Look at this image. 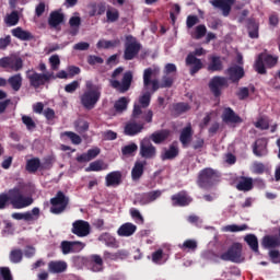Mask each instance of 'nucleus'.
I'll list each match as a JSON object with an SVG mask.
<instances>
[{
  "label": "nucleus",
  "instance_id": "f257e3e1",
  "mask_svg": "<svg viewBox=\"0 0 280 280\" xmlns=\"http://www.w3.org/2000/svg\"><path fill=\"white\" fill-rule=\"evenodd\" d=\"M33 203L34 199L23 195V190L19 187L11 188L8 192L0 194V211L8 209L10 205L13 209H25Z\"/></svg>",
  "mask_w": 280,
  "mask_h": 280
},
{
  "label": "nucleus",
  "instance_id": "f03ea898",
  "mask_svg": "<svg viewBox=\"0 0 280 280\" xmlns=\"http://www.w3.org/2000/svg\"><path fill=\"white\" fill-rule=\"evenodd\" d=\"M152 117H154V113H152L151 109L145 113L141 109L139 104H135L132 118L125 126V135H127V137H135V135H139V132L143 130L145 122L152 124Z\"/></svg>",
  "mask_w": 280,
  "mask_h": 280
},
{
  "label": "nucleus",
  "instance_id": "7ed1b4c3",
  "mask_svg": "<svg viewBox=\"0 0 280 280\" xmlns=\"http://www.w3.org/2000/svg\"><path fill=\"white\" fill-rule=\"evenodd\" d=\"M153 73H154V70H152V68H147L143 71V86L145 91L150 89V85H152L151 88L152 93H156L159 89H172V86H174V80H175L174 75L164 74L160 83L159 80L156 79L152 80Z\"/></svg>",
  "mask_w": 280,
  "mask_h": 280
},
{
  "label": "nucleus",
  "instance_id": "20e7f679",
  "mask_svg": "<svg viewBox=\"0 0 280 280\" xmlns=\"http://www.w3.org/2000/svg\"><path fill=\"white\" fill-rule=\"evenodd\" d=\"M85 86L86 91L80 96L81 106H83L85 110H93L102 97V85L93 84V82L88 81Z\"/></svg>",
  "mask_w": 280,
  "mask_h": 280
},
{
  "label": "nucleus",
  "instance_id": "39448f33",
  "mask_svg": "<svg viewBox=\"0 0 280 280\" xmlns=\"http://www.w3.org/2000/svg\"><path fill=\"white\" fill-rule=\"evenodd\" d=\"M121 73H124V68H116L112 73L113 79L109 80V84L112 89H115L118 93H128V91H130V86H132V71L125 72L121 81L116 80V78L121 75Z\"/></svg>",
  "mask_w": 280,
  "mask_h": 280
},
{
  "label": "nucleus",
  "instance_id": "423d86ee",
  "mask_svg": "<svg viewBox=\"0 0 280 280\" xmlns=\"http://www.w3.org/2000/svg\"><path fill=\"white\" fill-rule=\"evenodd\" d=\"M221 175L218 172V170L206 167L202 168L197 178V185L201 189H211L213 185H217V183H220Z\"/></svg>",
  "mask_w": 280,
  "mask_h": 280
},
{
  "label": "nucleus",
  "instance_id": "0eeeda50",
  "mask_svg": "<svg viewBox=\"0 0 280 280\" xmlns=\"http://www.w3.org/2000/svg\"><path fill=\"white\" fill-rule=\"evenodd\" d=\"M243 246L241 243H233L226 252L220 255L222 261H232V264H243L244 255L242 254Z\"/></svg>",
  "mask_w": 280,
  "mask_h": 280
},
{
  "label": "nucleus",
  "instance_id": "6e6552de",
  "mask_svg": "<svg viewBox=\"0 0 280 280\" xmlns=\"http://www.w3.org/2000/svg\"><path fill=\"white\" fill-rule=\"evenodd\" d=\"M207 51L205 48H196L192 52H189L186 57V65L190 67V75H196L200 69H202V60L198 59L196 56H205Z\"/></svg>",
  "mask_w": 280,
  "mask_h": 280
},
{
  "label": "nucleus",
  "instance_id": "1a4fd4ad",
  "mask_svg": "<svg viewBox=\"0 0 280 280\" xmlns=\"http://www.w3.org/2000/svg\"><path fill=\"white\" fill-rule=\"evenodd\" d=\"M50 211L55 215H60V213H62L67 207H69V197H67L62 190H59L57 191L56 196L50 199Z\"/></svg>",
  "mask_w": 280,
  "mask_h": 280
},
{
  "label": "nucleus",
  "instance_id": "9d476101",
  "mask_svg": "<svg viewBox=\"0 0 280 280\" xmlns=\"http://www.w3.org/2000/svg\"><path fill=\"white\" fill-rule=\"evenodd\" d=\"M1 69H11V71H21L23 69V59L19 56H8L0 59Z\"/></svg>",
  "mask_w": 280,
  "mask_h": 280
},
{
  "label": "nucleus",
  "instance_id": "9b49d317",
  "mask_svg": "<svg viewBox=\"0 0 280 280\" xmlns=\"http://www.w3.org/2000/svg\"><path fill=\"white\" fill-rule=\"evenodd\" d=\"M224 88H229V79L224 77L215 75L209 82V89L214 97H220Z\"/></svg>",
  "mask_w": 280,
  "mask_h": 280
},
{
  "label": "nucleus",
  "instance_id": "f8f14e48",
  "mask_svg": "<svg viewBox=\"0 0 280 280\" xmlns=\"http://www.w3.org/2000/svg\"><path fill=\"white\" fill-rule=\"evenodd\" d=\"M71 233L77 237H89L91 235V223L85 220H75L72 223Z\"/></svg>",
  "mask_w": 280,
  "mask_h": 280
},
{
  "label": "nucleus",
  "instance_id": "ddd939ff",
  "mask_svg": "<svg viewBox=\"0 0 280 280\" xmlns=\"http://www.w3.org/2000/svg\"><path fill=\"white\" fill-rule=\"evenodd\" d=\"M139 155L142 159L145 160H152L156 158V147H154V144H152V142L150 141V139L144 138L141 142H140V152Z\"/></svg>",
  "mask_w": 280,
  "mask_h": 280
},
{
  "label": "nucleus",
  "instance_id": "4468645a",
  "mask_svg": "<svg viewBox=\"0 0 280 280\" xmlns=\"http://www.w3.org/2000/svg\"><path fill=\"white\" fill-rule=\"evenodd\" d=\"M26 78L33 89H40V86H45V84H47L45 80H48L47 75L38 73L35 70H28L26 72Z\"/></svg>",
  "mask_w": 280,
  "mask_h": 280
},
{
  "label": "nucleus",
  "instance_id": "2eb2a0df",
  "mask_svg": "<svg viewBox=\"0 0 280 280\" xmlns=\"http://www.w3.org/2000/svg\"><path fill=\"white\" fill-rule=\"evenodd\" d=\"M173 207H189L190 202H194V198L189 196L187 190H182L171 196Z\"/></svg>",
  "mask_w": 280,
  "mask_h": 280
},
{
  "label": "nucleus",
  "instance_id": "dca6fc26",
  "mask_svg": "<svg viewBox=\"0 0 280 280\" xmlns=\"http://www.w3.org/2000/svg\"><path fill=\"white\" fill-rule=\"evenodd\" d=\"M210 3L217 8V10H221L223 16H229L233 5H235V0H210Z\"/></svg>",
  "mask_w": 280,
  "mask_h": 280
},
{
  "label": "nucleus",
  "instance_id": "f3484780",
  "mask_svg": "<svg viewBox=\"0 0 280 280\" xmlns=\"http://www.w3.org/2000/svg\"><path fill=\"white\" fill-rule=\"evenodd\" d=\"M163 196V190H151L149 192H143L139 197V203L142 206L152 205L155 200H159Z\"/></svg>",
  "mask_w": 280,
  "mask_h": 280
},
{
  "label": "nucleus",
  "instance_id": "a211bd4d",
  "mask_svg": "<svg viewBox=\"0 0 280 280\" xmlns=\"http://www.w3.org/2000/svg\"><path fill=\"white\" fill-rule=\"evenodd\" d=\"M225 75H229V80H231V82H240V80L245 75L244 68L237 65L231 66L225 70Z\"/></svg>",
  "mask_w": 280,
  "mask_h": 280
},
{
  "label": "nucleus",
  "instance_id": "6ab92c4d",
  "mask_svg": "<svg viewBox=\"0 0 280 280\" xmlns=\"http://www.w3.org/2000/svg\"><path fill=\"white\" fill-rule=\"evenodd\" d=\"M62 23H65V13H62V11L57 10L50 12L48 18L49 27H51L52 30H58V26L62 25Z\"/></svg>",
  "mask_w": 280,
  "mask_h": 280
},
{
  "label": "nucleus",
  "instance_id": "aec40b11",
  "mask_svg": "<svg viewBox=\"0 0 280 280\" xmlns=\"http://www.w3.org/2000/svg\"><path fill=\"white\" fill-rule=\"evenodd\" d=\"M222 119L225 124H242V121H244L231 107L223 109Z\"/></svg>",
  "mask_w": 280,
  "mask_h": 280
},
{
  "label": "nucleus",
  "instance_id": "412c9836",
  "mask_svg": "<svg viewBox=\"0 0 280 280\" xmlns=\"http://www.w3.org/2000/svg\"><path fill=\"white\" fill-rule=\"evenodd\" d=\"M141 51V44L131 42L126 44L124 58L126 60H133V58Z\"/></svg>",
  "mask_w": 280,
  "mask_h": 280
},
{
  "label": "nucleus",
  "instance_id": "4be33fe9",
  "mask_svg": "<svg viewBox=\"0 0 280 280\" xmlns=\"http://www.w3.org/2000/svg\"><path fill=\"white\" fill-rule=\"evenodd\" d=\"M194 137V129L191 128V122H189L185 128L182 129L179 135V141L183 148H188L191 143V138Z\"/></svg>",
  "mask_w": 280,
  "mask_h": 280
},
{
  "label": "nucleus",
  "instance_id": "5701e85b",
  "mask_svg": "<svg viewBox=\"0 0 280 280\" xmlns=\"http://www.w3.org/2000/svg\"><path fill=\"white\" fill-rule=\"evenodd\" d=\"M224 69V63L222 62V57L220 56H210L207 71L210 73H215Z\"/></svg>",
  "mask_w": 280,
  "mask_h": 280
},
{
  "label": "nucleus",
  "instance_id": "b1692460",
  "mask_svg": "<svg viewBox=\"0 0 280 280\" xmlns=\"http://www.w3.org/2000/svg\"><path fill=\"white\" fill-rule=\"evenodd\" d=\"M67 261L63 260H51L48 262V272L51 275H60L67 271Z\"/></svg>",
  "mask_w": 280,
  "mask_h": 280
},
{
  "label": "nucleus",
  "instance_id": "393cba45",
  "mask_svg": "<svg viewBox=\"0 0 280 280\" xmlns=\"http://www.w3.org/2000/svg\"><path fill=\"white\" fill-rule=\"evenodd\" d=\"M89 16H102V14H106L108 5L106 2H93L89 5Z\"/></svg>",
  "mask_w": 280,
  "mask_h": 280
},
{
  "label": "nucleus",
  "instance_id": "a878e982",
  "mask_svg": "<svg viewBox=\"0 0 280 280\" xmlns=\"http://www.w3.org/2000/svg\"><path fill=\"white\" fill-rule=\"evenodd\" d=\"M121 183V172L114 171L106 175L105 185L106 187H119Z\"/></svg>",
  "mask_w": 280,
  "mask_h": 280
},
{
  "label": "nucleus",
  "instance_id": "bb28decb",
  "mask_svg": "<svg viewBox=\"0 0 280 280\" xmlns=\"http://www.w3.org/2000/svg\"><path fill=\"white\" fill-rule=\"evenodd\" d=\"M117 233L119 237H130L137 233V225L131 222H127L117 230Z\"/></svg>",
  "mask_w": 280,
  "mask_h": 280
},
{
  "label": "nucleus",
  "instance_id": "cd10ccee",
  "mask_svg": "<svg viewBox=\"0 0 280 280\" xmlns=\"http://www.w3.org/2000/svg\"><path fill=\"white\" fill-rule=\"evenodd\" d=\"M98 242H103L105 246L108 248H119V243L117 242V238L113 236L110 233L105 232L98 236Z\"/></svg>",
  "mask_w": 280,
  "mask_h": 280
},
{
  "label": "nucleus",
  "instance_id": "c85d7f7f",
  "mask_svg": "<svg viewBox=\"0 0 280 280\" xmlns=\"http://www.w3.org/2000/svg\"><path fill=\"white\" fill-rule=\"evenodd\" d=\"M11 34L14 36V38H19V40H34V35L32 32L25 31L21 26L13 28Z\"/></svg>",
  "mask_w": 280,
  "mask_h": 280
},
{
  "label": "nucleus",
  "instance_id": "c756f323",
  "mask_svg": "<svg viewBox=\"0 0 280 280\" xmlns=\"http://www.w3.org/2000/svg\"><path fill=\"white\" fill-rule=\"evenodd\" d=\"M170 135H171L170 129H162L153 132L150 136V139L151 141H153V143L160 144V143H163V141H167V139L170 138Z\"/></svg>",
  "mask_w": 280,
  "mask_h": 280
},
{
  "label": "nucleus",
  "instance_id": "7c9ffc66",
  "mask_svg": "<svg viewBox=\"0 0 280 280\" xmlns=\"http://www.w3.org/2000/svg\"><path fill=\"white\" fill-rule=\"evenodd\" d=\"M90 261L92 272H102L104 270V259H102V256L93 254L90 256Z\"/></svg>",
  "mask_w": 280,
  "mask_h": 280
},
{
  "label": "nucleus",
  "instance_id": "2f4dec72",
  "mask_svg": "<svg viewBox=\"0 0 280 280\" xmlns=\"http://www.w3.org/2000/svg\"><path fill=\"white\" fill-rule=\"evenodd\" d=\"M100 152V148L90 149L86 153L77 156V161L78 163H89V161H93V159H96Z\"/></svg>",
  "mask_w": 280,
  "mask_h": 280
},
{
  "label": "nucleus",
  "instance_id": "473e14b6",
  "mask_svg": "<svg viewBox=\"0 0 280 280\" xmlns=\"http://www.w3.org/2000/svg\"><path fill=\"white\" fill-rule=\"evenodd\" d=\"M255 156H266L268 154V142L265 140H257L253 148Z\"/></svg>",
  "mask_w": 280,
  "mask_h": 280
},
{
  "label": "nucleus",
  "instance_id": "72a5a7b5",
  "mask_svg": "<svg viewBox=\"0 0 280 280\" xmlns=\"http://www.w3.org/2000/svg\"><path fill=\"white\" fill-rule=\"evenodd\" d=\"M82 25V18L71 16L69 20V34L70 36H78L80 34V26Z\"/></svg>",
  "mask_w": 280,
  "mask_h": 280
},
{
  "label": "nucleus",
  "instance_id": "f704fd0d",
  "mask_svg": "<svg viewBox=\"0 0 280 280\" xmlns=\"http://www.w3.org/2000/svg\"><path fill=\"white\" fill-rule=\"evenodd\" d=\"M262 248H279L280 238L272 235H265L261 241Z\"/></svg>",
  "mask_w": 280,
  "mask_h": 280
},
{
  "label": "nucleus",
  "instance_id": "c9c22d12",
  "mask_svg": "<svg viewBox=\"0 0 280 280\" xmlns=\"http://www.w3.org/2000/svg\"><path fill=\"white\" fill-rule=\"evenodd\" d=\"M145 162L137 161L131 170L132 180H139L141 176H143V172L145 170Z\"/></svg>",
  "mask_w": 280,
  "mask_h": 280
},
{
  "label": "nucleus",
  "instance_id": "e433bc0d",
  "mask_svg": "<svg viewBox=\"0 0 280 280\" xmlns=\"http://www.w3.org/2000/svg\"><path fill=\"white\" fill-rule=\"evenodd\" d=\"M236 189L238 191H250L253 189V178L241 176L236 184Z\"/></svg>",
  "mask_w": 280,
  "mask_h": 280
},
{
  "label": "nucleus",
  "instance_id": "4c0bfd02",
  "mask_svg": "<svg viewBox=\"0 0 280 280\" xmlns=\"http://www.w3.org/2000/svg\"><path fill=\"white\" fill-rule=\"evenodd\" d=\"M8 84H10L11 89L15 92L21 91V88L23 86V77L21 73L11 75L8 79Z\"/></svg>",
  "mask_w": 280,
  "mask_h": 280
},
{
  "label": "nucleus",
  "instance_id": "58836bf2",
  "mask_svg": "<svg viewBox=\"0 0 280 280\" xmlns=\"http://www.w3.org/2000/svg\"><path fill=\"white\" fill-rule=\"evenodd\" d=\"M179 150L176 144H171L168 150H166L164 153L161 154V159L163 161H174L176 156H178Z\"/></svg>",
  "mask_w": 280,
  "mask_h": 280
},
{
  "label": "nucleus",
  "instance_id": "ea45409f",
  "mask_svg": "<svg viewBox=\"0 0 280 280\" xmlns=\"http://www.w3.org/2000/svg\"><path fill=\"white\" fill-rule=\"evenodd\" d=\"M244 240L253 253L259 254V241L255 234H247Z\"/></svg>",
  "mask_w": 280,
  "mask_h": 280
},
{
  "label": "nucleus",
  "instance_id": "a19ab883",
  "mask_svg": "<svg viewBox=\"0 0 280 280\" xmlns=\"http://www.w3.org/2000/svg\"><path fill=\"white\" fill-rule=\"evenodd\" d=\"M25 170L30 174H36V172L40 170V159L33 158V159L27 160Z\"/></svg>",
  "mask_w": 280,
  "mask_h": 280
},
{
  "label": "nucleus",
  "instance_id": "79ce46f5",
  "mask_svg": "<svg viewBox=\"0 0 280 280\" xmlns=\"http://www.w3.org/2000/svg\"><path fill=\"white\" fill-rule=\"evenodd\" d=\"M247 30L249 38H259V24L253 19L247 20Z\"/></svg>",
  "mask_w": 280,
  "mask_h": 280
},
{
  "label": "nucleus",
  "instance_id": "37998d69",
  "mask_svg": "<svg viewBox=\"0 0 280 280\" xmlns=\"http://www.w3.org/2000/svg\"><path fill=\"white\" fill-rule=\"evenodd\" d=\"M106 23H117L119 21V10L110 5L106 9Z\"/></svg>",
  "mask_w": 280,
  "mask_h": 280
},
{
  "label": "nucleus",
  "instance_id": "c03bdc74",
  "mask_svg": "<svg viewBox=\"0 0 280 280\" xmlns=\"http://www.w3.org/2000/svg\"><path fill=\"white\" fill-rule=\"evenodd\" d=\"M129 102L130 101L126 96H121L120 98H118L114 104L116 113H124L125 110H128Z\"/></svg>",
  "mask_w": 280,
  "mask_h": 280
},
{
  "label": "nucleus",
  "instance_id": "a18cd8bd",
  "mask_svg": "<svg viewBox=\"0 0 280 280\" xmlns=\"http://www.w3.org/2000/svg\"><path fill=\"white\" fill-rule=\"evenodd\" d=\"M20 19L19 11H12L4 18V23L8 27H14V25H19Z\"/></svg>",
  "mask_w": 280,
  "mask_h": 280
},
{
  "label": "nucleus",
  "instance_id": "49530a36",
  "mask_svg": "<svg viewBox=\"0 0 280 280\" xmlns=\"http://www.w3.org/2000/svg\"><path fill=\"white\" fill-rule=\"evenodd\" d=\"M107 165L102 160H96L90 163L89 167L85 168V172H102L106 170Z\"/></svg>",
  "mask_w": 280,
  "mask_h": 280
},
{
  "label": "nucleus",
  "instance_id": "de8ad7c7",
  "mask_svg": "<svg viewBox=\"0 0 280 280\" xmlns=\"http://www.w3.org/2000/svg\"><path fill=\"white\" fill-rule=\"evenodd\" d=\"M127 255L125 250H118L116 253L105 250L103 254L104 259H109L110 261H117V259H121V257H126Z\"/></svg>",
  "mask_w": 280,
  "mask_h": 280
},
{
  "label": "nucleus",
  "instance_id": "09e8293b",
  "mask_svg": "<svg viewBox=\"0 0 280 280\" xmlns=\"http://www.w3.org/2000/svg\"><path fill=\"white\" fill-rule=\"evenodd\" d=\"M255 71L260 75H266V63L264 62V54H260L254 65Z\"/></svg>",
  "mask_w": 280,
  "mask_h": 280
},
{
  "label": "nucleus",
  "instance_id": "8fccbe9b",
  "mask_svg": "<svg viewBox=\"0 0 280 280\" xmlns=\"http://www.w3.org/2000/svg\"><path fill=\"white\" fill-rule=\"evenodd\" d=\"M152 101V93L150 91L144 92L140 97H139V106L140 109L142 108H148L150 106V102Z\"/></svg>",
  "mask_w": 280,
  "mask_h": 280
},
{
  "label": "nucleus",
  "instance_id": "3c124183",
  "mask_svg": "<svg viewBox=\"0 0 280 280\" xmlns=\"http://www.w3.org/2000/svg\"><path fill=\"white\" fill-rule=\"evenodd\" d=\"M9 259L11 264H21L23 261V250L13 249L10 252Z\"/></svg>",
  "mask_w": 280,
  "mask_h": 280
},
{
  "label": "nucleus",
  "instance_id": "603ef678",
  "mask_svg": "<svg viewBox=\"0 0 280 280\" xmlns=\"http://www.w3.org/2000/svg\"><path fill=\"white\" fill-rule=\"evenodd\" d=\"M117 45H119V40H98L96 47L97 49H110Z\"/></svg>",
  "mask_w": 280,
  "mask_h": 280
},
{
  "label": "nucleus",
  "instance_id": "864d4df0",
  "mask_svg": "<svg viewBox=\"0 0 280 280\" xmlns=\"http://www.w3.org/2000/svg\"><path fill=\"white\" fill-rule=\"evenodd\" d=\"M137 150H139V147L137 145V143L132 142L130 144L122 147L121 153L124 156H132V154H135Z\"/></svg>",
  "mask_w": 280,
  "mask_h": 280
},
{
  "label": "nucleus",
  "instance_id": "5fc2aeb1",
  "mask_svg": "<svg viewBox=\"0 0 280 280\" xmlns=\"http://www.w3.org/2000/svg\"><path fill=\"white\" fill-rule=\"evenodd\" d=\"M11 218H13V220H25V222H32V220H34V217H32V212L30 211L24 213L14 212L11 214Z\"/></svg>",
  "mask_w": 280,
  "mask_h": 280
},
{
  "label": "nucleus",
  "instance_id": "6e6d98bb",
  "mask_svg": "<svg viewBox=\"0 0 280 280\" xmlns=\"http://www.w3.org/2000/svg\"><path fill=\"white\" fill-rule=\"evenodd\" d=\"M129 213H130L132 220H135V222L137 224H143L145 222V220L143 219V215L141 214V212L138 209L131 208L129 210Z\"/></svg>",
  "mask_w": 280,
  "mask_h": 280
},
{
  "label": "nucleus",
  "instance_id": "4d7b16f0",
  "mask_svg": "<svg viewBox=\"0 0 280 280\" xmlns=\"http://www.w3.org/2000/svg\"><path fill=\"white\" fill-rule=\"evenodd\" d=\"M60 248L62 255H70V253H73V241H62Z\"/></svg>",
  "mask_w": 280,
  "mask_h": 280
},
{
  "label": "nucleus",
  "instance_id": "13d9d810",
  "mask_svg": "<svg viewBox=\"0 0 280 280\" xmlns=\"http://www.w3.org/2000/svg\"><path fill=\"white\" fill-rule=\"evenodd\" d=\"M182 250H196L198 248V242L194 240H186L182 245H179Z\"/></svg>",
  "mask_w": 280,
  "mask_h": 280
},
{
  "label": "nucleus",
  "instance_id": "bf43d9fd",
  "mask_svg": "<svg viewBox=\"0 0 280 280\" xmlns=\"http://www.w3.org/2000/svg\"><path fill=\"white\" fill-rule=\"evenodd\" d=\"M278 58L272 55H262V62H265L266 67L272 69V67L277 66Z\"/></svg>",
  "mask_w": 280,
  "mask_h": 280
},
{
  "label": "nucleus",
  "instance_id": "052dcab7",
  "mask_svg": "<svg viewBox=\"0 0 280 280\" xmlns=\"http://www.w3.org/2000/svg\"><path fill=\"white\" fill-rule=\"evenodd\" d=\"M207 36V26L200 24L196 27L195 36L196 40H200V38H205Z\"/></svg>",
  "mask_w": 280,
  "mask_h": 280
},
{
  "label": "nucleus",
  "instance_id": "680f3d73",
  "mask_svg": "<svg viewBox=\"0 0 280 280\" xmlns=\"http://www.w3.org/2000/svg\"><path fill=\"white\" fill-rule=\"evenodd\" d=\"M65 136L68 137L74 145H80V143H82V138L75 132L66 131Z\"/></svg>",
  "mask_w": 280,
  "mask_h": 280
},
{
  "label": "nucleus",
  "instance_id": "e2e57ef3",
  "mask_svg": "<svg viewBox=\"0 0 280 280\" xmlns=\"http://www.w3.org/2000/svg\"><path fill=\"white\" fill-rule=\"evenodd\" d=\"M253 172L254 174H265V172H268V167L261 162H255L253 164Z\"/></svg>",
  "mask_w": 280,
  "mask_h": 280
},
{
  "label": "nucleus",
  "instance_id": "0e129e2a",
  "mask_svg": "<svg viewBox=\"0 0 280 280\" xmlns=\"http://www.w3.org/2000/svg\"><path fill=\"white\" fill-rule=\"evenodd\" d=\"M22 124L26 126L27 130L36 129V122L30 116H22Z\"/></svg>",
  "mask_w": 280,
  "mask_h": 280
},
{
  "label": "nucleus",
  "instance_id": "69168bd1",
  "mask_svg": "<svg viewBox=\"0 0 280 280\" xmlns=\"http://www.w3.org/2000/svg\"><path fill=\"white\" fill-rule=\"evenodd\" d=\"M271 264H280V252L278 249H271L268 253Z\"/></svg>",
  "mask_w": 280,
  "mask_h": 280
},
{
  "label": "nucleus",
  "instance_id": "338daca9",
  "mask_svg": "<svg viewBox=\"0 0 280 280\" xmlns=\"http://www.w3.org/2000/svg\"><path fill=\"white\" fill-rule=\"evenodd\" d=\"M80 89V82L79 81H72L71 83L67 84L65 86L66 93H75Z\"/></svg>",
  "mask_w": 280,
  "mask_h": 280
},
{
  "label": "nucleus",
  "instance_id": "774afa93",
  "mask_svg": "<svg viewBox=\"0 0 280 280\" xmlns=\"http://www.w3.org/2000/svg\"><path fill=\"white\" fill-rule=\"evenodd\" d=\"M0 276L3 280H14V278H12V271H10L9 267H1Z\"/></svg>",
  "mask_w": 280,
  "mask_h": 280
}]
</instances>
